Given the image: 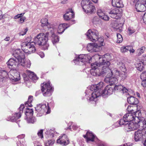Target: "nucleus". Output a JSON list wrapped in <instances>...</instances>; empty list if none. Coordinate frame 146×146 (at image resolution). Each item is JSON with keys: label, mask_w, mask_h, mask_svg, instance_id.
<instances>
[{"label": "nucleus", "mask_w": 146, "mask_h": 146, "mask_svg": "<svg viewBox=\"0 0 146 146\" xmlns=\"http://www.w3.org/2000/svg\"><path fill=\"white\" fill-rule=\"evenodd\" d=\"M33 110L32 109H29L28 108H27L26 111V114L27 115V113H29L31 115H33Z\"/></svg>", "instance_id": "obj_50"}, {"label": "nucleus", "mask_w": 146, "mask_h": 146, "mask_svg": "<svg viewBox=\"0 0 146 146\" xmlns=\"http://www.w3.org/2000/svg\"><path fill=\"white\" fill-rule=\"evenodd\" d=\"M113 92V88L110 85L107 86L101 94L104 98L106 97L108 95L112 94Z\"/></svg>", "instance_id": "obj_18"}, {"label": "nucleus", "mask_w": 146, "mask_h": 146, "mask_svg": "<svg viewBox=\"0 0 146 146\" xmlns=\"http://www.w3.org/2000/svg\"><path fill=\"white\" fill-rule=\"evenodd\" d=\"M114 90L120 92L122 93H127L128 90L121 85H116L115 86Z\"/></svg>", "instance_id": "obj_29"}, {"label": "nucleus", "mask_w": 146, "mask_h": 146, "mask_svg": "<svg viewBox=\"0 0 146 146\" xmlns=\"http://www.w3.org/2000/svg\"><path fill=\"white\" fill-rule=\"evenodd\" d=\"M135 65L136 68L138 70L140 71H141L142 70L143 68V64L142 62H141V63H136L135 64Z\"/></svg>", "instance_id": "obj_38"}, {"label": "nucleus", "mask_w": 146, "mask_h": 146, "mask_svg": "<svg viewBox=\"0 0 146 146\" xmlns=\"http://www.w3.org/2000/svg\"><path fill=\"white\" fill-rule=\"evenodd\" d=\"M117 71L118 72V75H114L113 74L109 76L108 73L106 74V78L105 79V81L107 82L110 83L111 84H116L118 83L119 76V72L117 69Z\"/></svg>", "instance_id": "obj_12"}, {"label": "nucleus", "mask_w": 146, "mask_h": 146, "mask_svg": "<svg viewBox=\"0 0 146 146\" xmlns=\"http://www.w3.org/2000/svg\"><path fill=\"white\" fill-rule=\"evenodd\" d=\"M137 1L146 6V0H138Z\"/></svg>", "instance_id": "obj_59"}, {"label": "nucleus", "mask_w": 146, "mask_h": 146, "mask_svg": "<svg viewBox=\"0 0 146 146\" xmlns=\"http://www.w3.org/2000/svg\"><path fill=\"white\" fill-rule=\"evenodd\" d=\"M130 47L129 46L121 47L120 48L121 52L122 53H125L128 52L129 51V50L130 49Z\"/></svg>", "instance_id": "obj_41"}, {"label": "nucleus", "mask_w": 146, "mask_h": 146, "mask_svg": "<svg viewBox=\"0 0 146 146\" xmlns=\"http://www.w3.org/2000/svg\"><path fill=\"white\" fill-rule=\"evenodd\" d=\"M111 24L112 25V26L114 28H118L117 25L118 24L117 23V21L114 20H113L111 21Z\"/></svg>", "instance_id": "obj_48"}, {"label": "nucleus", "mask_w": 146, "mask_h": 146, "mask_svg": "<svg viewBox=\"0 0 146 146\" xmlns=\"http://www.w3.org/2000/svg\"><path fill=\"white\" fill-rule=\"evenodd\" d=\"M92 58L88 54H80L78 58L74 60V62L75 64L80 65H83L88 62H90Z\"/></svg>", "instance_id": "obj_9"}, {"label": "nucleus", "mask_w": 146, "mask_h": 146, "mask_svg": "<svg viewBox=\"0 0 146 146\" xmlns=\"http://www.w3.org/2000/svg\"><path fill=\"white\" fill-rule=\"evenodd\" d=\"M106 12L108 13L110 17L115 19H118L120 18L121 14L119 10L117 9H111V10L108 9Z\"/></svg>", "instance_id": "obj_15"}, {"label": "nucleus", "mask_w": 146, "mask_h": 146, "mask_svg": "<svg viewBox=\"0 0 146 146\" xmlns=\"http://www.w3.org/2000/svg\"><path fill=\"white\" fill-rule=\"evenodd\" d=\"M143 18L144 22L146 23V12L144 14Z\"/></svg>", "instance_id": "obj_64"}, {"label": "nucleus", "mask_w": 146, "mask_h": 146, "mask_svg": "<svg viewBox=\"0 0 146 146\" xmlns=\"http://www.w3.org/2000/svg\"><path fill=\"white\" fill-rule=\"evenodd\" d=\"M140 78L142 80H146V71L142 72Z\"/></svg>", "instance_id": "obj_46"}, {"label": "nucleus", "mask_w": 146, "mask_h": 146, "mask_svg": "<svg viewBox=\"0 0 146 146\" xmlns=\"http://www.w3.org/2000/svg\"><path fill=\"white\" fill-rule=\"evenodd\" d=\"M126 127L129 129V131H133L138 128L141 129H144L146 132V120L143 119L139 121L138 123H136L135 124L131 123L129 124H127Z\"/></svg>", "instance_id": "obj_7"}, {"label": "nucleus", "mask_w": 146, "mask_h": 146, "mask_svg": "<svg viewBox=\"0 0 146 146\" xmlns=\"http://www.w3.org/2000/svg\"><path fill=\"white\" fill-rule=\"evenodd\" d=\"M110 56L105 54L102 56V57H99V59H102V61L100 62L99 68L101 70V71L104 72V75L108 73L109 76H111L113 74L114 75H118L119 73L117 71V69L116 68H112L110 69L108 68L110 65V62L107 60Z\"/></svg>", "instance_id": "obj_1"}, {"label": "nucleus", "mask_w": 146, "mask_h": 146, "mask_svg": "<svg viewBox=\"0 0 146 146\" xmlns=\"http://www.w3.org/2000/svg\"><path fill=\"white\" fill-rule=\"evenodd\" d=\"M49 32L45 34L41 33L38 34L34 38V42L35 44L41 46L44 50L48 49L49 44L47 43L48 36H49Z\"/></svg>", "instance_id": "obj_4"}, {"label": "nucleus", "mask_w": 146, "mask_h": 146, "mask_svg": "<svg viewBox=\"0 0 146 146\" xmlns=\"http://www.w3.org/2000/svg\"><path fill=\"white\" fill-rule=\"evenodd\" d=\"M27 72H28L27 74L28 75L29 78L32 80H34L37 79L36 75L33 72L28 70L27 71Z\"/></svg>", "instance_id": "obj_35"}, {"label": "nucleus", "mask_w": 146, "mask_h": 146, "mask_svg": "<svg viewBox=\"0 0 146 146\" xmlns=\"http://www.w3.org/2000/svg\"><path fill=\"white\" fill-rule=\"evenodd\" d=\"M81 4L84 11L86 13L91 14L95 13V7L90 0H83Z\"/></svg>", "instance_id": "obj_6"}, {"label": "nucleus", "mask_w": 146, "mask_h": 146, "mask_svg": "<svg viewBox=\"0 0 146 146\" xmlns=\"http://www.w3.org/2000/svg\"><path fill=\"white\" fill-rule=\"evenodd\" d=\"M24 104H21L19 108V112L20 113H23V109L24 108Z\"/></svg>", "instance_id": "obj_57"}, {"label": "nucleus", "mask_w": 146, "mask_h": 146, "mask_svg": "<svg viewBox=\"0 0 146 146\" xmlns=\"http://www.w3.org/2000/svg\"><path fill=\"white\" fill-rule=\"evenodd\" d=\"M54 129L53 130H47L45 132V133L47 134H50V135H53V133H54Z\"/></svg>", "instance_id": "obj_52"}, {"label": "nucleus", "mask_w": 146, "mask_h": 146, "mask_svg": "<svg viewBox=\"0 0 146 146\" xmlns=\"http://www.w3.org/2000/svg\"><path fill=\"white\" fill-rule=\"evenodd\" d=\"M27 72H28L27 74L28 75L29 78L32 80H34L37 79L36 75L33 72L28 70L27 71Z\"/></svg>", "instance_id": "obj_36"}, {"label": "nucleus", "mask_w": 146, "mask_h": 146, "mask_svg": "<svg viewBox=\"0 0 146 146\" xmlns=\"http://www.w3.org/2000/svg\"><path fill=\"white\" fill-rule=\"evenodd\" d=\"M127 100L128 102L131 104H137L139 102L137 99L133 96L128 97Z\"/></svg>", "instance_id": "obj_32"}, {"label": "nucleus", "mask_w": 146, "mask_h": 146, "mask_svg": "<svg viewBox=\"0 0 146 146\" xmlns=\"http://www.w3.org/2000/svg\"><path fill=\"white\" fill-rule=\"evenodd\" d=\"M97 44L96 43H90L88 44L87 48L89 52H97L99 50Z\"/></svg>", "instance_id": "obj_22"}, {"label": "nucleus", "mask_w": 146, "mask_h": 146, "mask_svg": "<svg viewBox=\"0 0 146 146\" xmlns=\"http://www.w3.org/2000/svg\"><path fill=\"white\" fill-rule=\"evenodd\" d=\"M24 14L25 13H22L20 14H18L14 17V19H16L20 18L21 17H23Z\"/></svg>", "instance_id": "obj_55"}, {"label": "nucleus", "mask_w": 146, "mask_h": 146, "mask_svg": "<svg viewBox=\"0 0 146 146\" xmlns=\"http://www.w3.org/2000/svg\"><path fill=\"white\" fill-rule=\"evenodd\" d=\"M54 143V141L53 140H50L47 141L45 144L46 146H50L52 145Z\"/></svg>", "instance_id": "obj_47"}, {"label": "nucleus", "mask_w": 146, "mask_h": 146, "mask_svg": "<svg viewBox=\"0 0 146 146\" xmlns=\"http://www.w3.org/2000/svg\"><path fill=\"white\" fill-rule=\"evenodd\" d=\"M74 14L72 9H69V11H67L66 13L63 15L64 19L66 21L70 20V19L73 18Z\"/></svg>", "instance_id": "obj_23"}, {"label": "nucleus", "mask_w": 146, "mask_h": 146, "mask_svg": "<svg viewBox=\"0 0 146 146\" xmlns=\"http://www.w3.org/2000/svg\"><path fill=\"white\" fill-rule=\"evenodd\" d=\"M13 56L15 58H20L22 57V55L25 56L24 52L21 50L20 49H16L13 51Z\"/></svg>", "instance_id": "obj_27"}, {"label": "nucleus", "mask_w": 146, "mask_h": 146, "mask_svg": "<svg viewBox=\"0 0 146 146\" xmlns=\"http://www.w3.org/2000/svg\"><path fill=\"white\" fill-rule=\"evenodd\" d=\"M8 74V76L13 81H17L20 79L19 74L16 70H11Z\"/></svg>", "instance_id": "obj_13"}, {"label": "nucleus", "mask_w": 146, "mask_h": 146, "mask_svg": "<svg viewBox=\"0 0 146 146\" xmlns=\"http://www.w3.org/2000/svg\"><path fill=\"white\" fill-rule=\"evenodd\" d=\"M106 12L101 9H98L97 11V14L101 19L105 21H108L109 20L110 17L106 15Z\"/></svg>", "instance_id": "obj_24"}, {"label": "nucleus", "mask_w": 146, "mask_h": 146, "mask_svg": "<svg viewBox=\"0 0 146 146\" xmlns=\"http://www.w3.org/2000/svg\"><path fill=\"white\" fill-rule=\"evenodd\" d=\"M26 120L28 123H34L36 121V119L35 117H31L29 118H27Z\"/></svg>", "instance_id": "obj_43"}, {"label": "nucleus", "mask_w": 146, "mask_h": 146, "mask_svg": "<svg viewBox=\"0 0 146 146\" xmlns=\"http://www.w3.org/2000/svg\"><path fill=\"white\" fill-rule=\"evenodd\" d=\"M56 142L62 145H66L69 143V141L67 136L66 134H64L59 137Z\"/></svg>", "instance_id": "obj_16"}, {"label": "nucleus", "mask_w": 146, "mask_h": 146, "mask_svg": "<svg viewBox=\"0 0 146 146\" xmlns=\"http://www.w3.org/2000/svg\"><path fill=\"white\" fill-rule=\"evenodd\" d=\"M120 77L121 80H123L126 78V73L125 72H122V73H119V76Z\"/></svg>", "instance_id": "obj_45"}, {"label": "nucleus", "mask_w": 146, "mask_h": 146, "mask_svg": "<svg viewBox=\"0 0 146 146\" xmlns=\"http://www.w3.org/2000/svg\"><path fill=\"white\" fill-rule=\"evenodd\" d=\"M38 54L41 58H43L44 56V54L42 52H39L38 53Z\"/></svg>", "instance_id": "obj_62"}, {"label": "nucleus", "mask_w": 146, "mask_h": 146, "mask_svg": "<svg viewBox=\"0 0 146 146\" xmlns=\"http://www.w3.org/2000/svg\"><path fill=\"white\" fill-rule=\"evenodd\" d=\"M56 27L53 25L50 26L48 32H49V36H51V38L54 44L58 42L59 39V37L55 34L54 32L56 31Z\"/></svg>", "instance_id": "obj_11"}, {"label": "nucleus", "mask_w": 146, "mask_h": 146, "mask_svg": "<svg viewBox=\"0 0 146 146\" xmlns=\"http://www.w3.org/2000/svg\"><path fill=\"white\" fill-rule=\"evenodd\" d=\"M103 86V83L100 82L97 85H94L91 86L90 87L91 90H94V91L92 93L91 96L89 100V101H95L96 100L97 98L101 95V93L100 89Z\"/></svg>", "instance_id": "obj_5"}, {"label": "nucleus", "mask_w": 146, "mask_h": 146, "mask_svg": "<svg viewBox=\"0 0 146 146\" xmlns=\"http://www.w3.org/2000/svg\"><path fill=\"white\" fill-rule=\"evenodd\" d=\"M135 7L137 12H144L146 10V6L138 1L136 2Z\"/></svg>", "instance_id": "obj_25"}, {"label": "nucleus", "mask_w": 146, "mask_h": 146, "mask_svg": "<svg viewBox=\"0 0 146 146\" xmlns=\"http://www.w3.org/2000/svg\"><path fill=\"white\" fill-rule=\"evenodd\" d=\"M83 137L86 139V141L88 143L90 141H94L96 138L95 135L92 132L90 131H87L86 135H83Z\"/></svg>", "instance_id": "obj_19"}, {"label": "nucleus", "mask_w": 146, "mask_h": 146, "mask_svg": "<svg viewBox=\"0 0 146 146\" xmlns=\"http://www.w3.org/2000/svg\"><path fill=\"white\" fill-rule=\"evenodd\" d=\"M34 42H24L21 44V48L23 52L25 53L31 54L34 52L36 48L34 44Z\"/></svg>", "instance_id": "obj_8"}, {"label": "nucleus", "mask_w": 146, "mask_h": 146, "mask_svg": "<svg viewBox=\"0 0 146 146\" xmlns=\"http://www.w3.org/2000/svg\"><path fill=\"white\" fill-rule=\"evenodd\" d=\"M118 66L119 67L120 70H121L122 72H125L126 70L125 67L123 64L122 62H119L118 65Z\"/></svg>", "instance_id": "obj_39"}, {"label": "nucleus", "mask_w": 146, "mask_h": 146, "mask_svg": "<svg viewBox=\"0 0 146 146\" xmlns=\"http://www.w3.org/2000/svg\"><path fill=\"white\" fill-rule=\"evenodd\" d=\"M141 115H142V118H146V111H144L142 114L139 111H136L135 113H129L124 115L123 118L125 119L127 122H129L125 124V127L127 131H129V129L126 127V125L131 123H133L134 124L136 123H138L139 121V118H141Z\"/></svg>", "instance_id": "obj_2"}, {"label": "nucleus", "mask_w": 146, "mask_h": 146, "mask_svg": "<svg viewBox=\"0 0 146 146\" xmlns=\"http://www.w3.org/2000/svg\"><path fill=\"white\" fill-rule=\"evenodd\" d=\"M41 90L44 96H49L51 95V92L53 89L48 81L46 83H43V86H42Z\"/></svg>", "instance_id": "obj_10"}, {"label": "nucleus", "mask_w": 146, "mask_h": 146, "mask_svg": "<svg viewBox=\"0 0 146 146\" xmlns=\"http://www.w3.org/2000/svg\"><path fill=\"white\" fill-rule=\"evenodd\" d=\"M17 120V119H15V117L14 116L11 117L10 118L9 120L11 122H14V121H15Z\"/></svg>", "instance_id": "obj_61"}, {"label": "nucleus", "mask_w": 146, "mask_h": 146, "mask_svg": "<svg viewBox=\"0 0 146 146\" xmlns=\"http://www.w3.org/2000/svg\"><path fill=\"white\" fill-rule=\"evenodd\" d=\"M117 42L118 43H121V42L123 41V39L121 35L119 33L117 34Z\"/></svg>", "instance_id": "obj_44"}, {"label": "nucleus", "mask_w": 146, "mask_h": 146, "mask_svg": "<svg viewBox=\"0 0 146 146\" xmlns=\"http://www.w3.org/2000/svg\"><path fill=\"white\" fill-rule=\"evenodd\" d=\"M68 25L66 23H63L60 24L58 27V29H57V27L56 25L53 26L56 27V31L54 33H57L58 34H61L63 33L65 30L67 29L69 26H67Z\"/></svg>", "instance_id": "obj_20"}, {"label": "nucleus", "mask_w": 146, "mask_h": 146, "mask_svg": "<svg viewBox=\"0 0 146 146\" xmlns=\"http://www.w3.org/2000/svg\"><path fill=\"white\" fill-rule=\"evenodd\" d=\"M129 47H130V49L129 50V51L130 52L133 53L135 51V50L133 49L132 46H129Z\"/></svg>", "instance_id": "obj_63"}, {"label": "nucleus", "mask_w": 146, "mask_h": 146, "mask_svg": "<svg viewBox=\"0 0 146 146\" xmlns=\"http://www.w3.org/2000/svg\"><path fill=\"white\" fill-rule=\"evenodd\" d=\"M145 132V131L143 129L142 130H138L135 132L134 134V139L135 140L137 141H140L142 138L143 133Z\"/></svg>", "instance_id": "obj_21"}, {"label": "nucleus", "mask_w": 146, "mask_h": 146, "mask_svg": "<svg viewBox=\"0 0 146 146\" xmlns=\"http://www.w3.org/2000/svg\"><path fill=\"white\" fill-rule=\"evenodd\" d=\"M126 122H127L126 121V120L125 119L123 118V119H121L120 120L119 122V125H125V123Z\"/></svg>", "instance_id": "obj_51"}, {"label": "nucleus", "mask_w": 146, "mask_h": 146, "mask_svg": "<svg viewBox=\"0 0 146 146\" xmlns=\"http://www.w3.org/2000/svg\"><path fill=\"white\" fill-rule=\"evenodd\" d=\"M91 74L95 76H99L102 75H104V72L101 71V70L99 69H91L90 70Z\"/></svg>", "instance_id": "obj_26"}, {"label": "nucleus", "mask_w": 146, "mask_h": 146, "mask_svg": "<svg viewBox=\"0 0 146 146\" xmlns=\"http://www.w3.org/2000/svg\"><path fill=\"white\" fill-rule=\"evenodd\" d=\"M8 73L5 70H0V81H3L2 79L5 78H7Z\"/></svg>", "instance_id": "obj_34"}, {"label": "nucleus", "mask_w": 146, "mask_h": 146, "mask_svg": "<svg viewBox=\"0 0 146 146\" xmlns=\"http://www.w3.org/2000/svg\"><path fill=\"white\" fill-rule=\"evenodd\" d=\"M141 85L143 87H146V80H142Z\"/></svg>", "instance_id": "obj_60"}, {"label": "nucleus", "mask_w": 146, "mask_h": 146, "mask_svg": "<svg viewBox=\"0 0 146 146\" xmlns=\"http://www.w3.org/2000/svg\"><path fill=\"white\" fill-rule=\"evenodd\" d=\"M20 59L11 58L7 61V64L9 67L11 69H14L20 66Z\"/></svg>", "instance_id": "obj_14"}, {"label": "nucleus", "mask_w": 146, "mask_h": 146, "mask_svg": "<svg viewBox=\"0 0 146 146\" xmlns=\"http://www.w3.org/2000/svg\"><path fill=\"white\" fill-rule=\"evenodd\" d=\"M86 35L88 39L91 41L98 42L97 46L98 48L104 44L103 37H100L98 32L96 29H89L86 33Z\"/></svg>", "instance_id": "obj_3"}, {"label": "nucleus", "mask_w": 146, "mask_h": 146, "mask_svg": "<svg viewBox=\"0 0 146 146\" xmlns=\"http://www.w3.org/2000/svg\"><path fill=\"white\" fill-rule=\"evenodd\" d=\"M145 50V48L143 46L137 50V55L138 56L140 55L141 54L143 53Z\"/></svg>", "instance_id": "obj_40"}, {"label": "nucleus", "mask_w": 146, "mask_h": 146, "mask_svg": "<svg viewBox=\"0 0 146 146\" xmlns=\"http://www.w3.org/2000/svg\"><path fill=\"white\" fill-rule=\"evenodd\" d=\"M25 136L24 134H22L18 136L19 141L17 143V146H24V137Z\"/></svg>", "instance_id": "obj_31"}, {"label": "nucleus", "mask_w": 146, "mask_h": 146, "mask_svg": "<svg viewBox=\"0 0 146 146\" xmlns=\"http://www.w3.org/2000/svg\"><path fill=\"white\" fill-rule=\"evenodd\" d=\"M43 132V130L41 129L38 131L37 133V134L39 137L41 138H42L43 137V136L42 134Z\"/></svg>", "instance_id": "obj_53"}, {"label": "nucleus", "mask_w": 146, "mask_h": 146, "mask_svg": "<svg viewBox=\"0 0 146 146\" xmlns=\"http://www.w3.org/2000/svg\"><path fill=\"white\" fill-rule=\"evenodd\" d=\"M42 24V26L43 27L44 26H47L48 29H49V27L50 26L53 25H50L48 22V20L46 18H44L41 19L40 21Z\"/></svg>", "instance_id": "obj_33"}, {"label": "nucleus", "mask_w": 146, "mask_h": 146, "mask_svg": "<svg viewBox=\"0 0 146 146\" xmlns=\"http://www.w3.org/2000/svg\"><path fill=\"white\" fill-rule=\"evenodd\" d=\"M135 31V30L133 27H130L128 28V32L129 35H131Z\"/></svg>", "instance_id": "obj_49"}, {"label": "nucleus", "mask_w": 146, "mask_h": 146, "mask_svg": "<svg viewBox=\"0 0 146 146\" xmlns=\"http://www.w3.org/2000/svg\"><path fill=\"white\" fill-rule=\"evenodd\" d=\"M20 112L18 113H15L14 115V117L16 119H18L20 118L21 116V114Z\"/></svg>", "instance_id": "obj_54"}, {"label": "nucleus", "mask_w": 146, "mask_h": 146, "mask_svg": "<svg viewBox=\"0 0 146 146\" xmlns=\"http://www.w3.org/2000/svg\"><path fill=\"white\" fill-rule=\"evenodd\" d=\"M112 4L113 6L117 8L122 7L123 5L121 0H112Z\"/></svg>", "instance_id": "obj_30"}, {"label": "nucleus", "mask_w": 146, "mask_h": 146, "mask_svg": "<svg viewBox=\"0 0 146 146\" xmlns=\"http://www.w3.org/2000/svg\"><path fill=\"white\" fill-rule=\"evenodd\" d=\"M133 106H128L127 107V110L128 111L132 112L133 111Z\"/></svg>", "instance_id": "obj_58"}, {"label": "nucleus", "mask_w": 146, "mask_h": 146, "mask_svg": "<svg viewBox=\"0 0 146 146\" xmlns=\"http://www.w3.org/2000/svg\"><path fill=\"white\" fill-rule=\"evenodd\" d=\"M26 19V17H21L19 19V22L20 23H23L25 20Z\"/></svg>", "instance_id": "obj_56"}, {"label": "nucleus", "mask_w": 146, "mask_h": 146, "mask_svg": "<svg viewBox=\"0 0 146 146\" xmlns=\"http://www.w3.org/2000/svg\"><path fill=\"white\" fill-rule=\"evenodd\" d=\"M35 109L38 112H40L42 113L45 112L46 110V104H40L37 105Z\"/></svg>", "instance_id": "obj_28"}, {"label": "nucleus", "mask_w": 146, "mask_h": 146, "mask_svg": "<svg viewBox=\"0 0 146 146\" xmlns=\"http://www.w3.org/2000/svg\"><path fill=\"white\" fill-rule=\"evenodd\" d=\"M100 64V62L98 63L96 62L92 64H91V67L92 69H99Z\"/></svg>", "instance_id": "obj_42"}, {"label": "nucleus", "mask_w": 146, "mask_h": 146, "mask_svg": "<svg viewBox=\"0 0 146 146\" xmlns=\"http://www.w3.org/2000/svg\"><path fill=\"white\" fill-rule=\"evenodd\" d=\"M20 66H22L25 68H29L31 66V63L29 59H25V56L22 55V57L20 58Z\"/></svg>", "instance_id": "obj_17"}, {"label": "nucleus", "mask_w": 146, "mask_h": 146, "mask_svg": "<svg viewBox=\"0 0 146 146\" xmlns=\"http://www.w3.org/2000/svg\"><path fill=\"white\" fill-rule=\"evenodd\" d=\"M33 97L32 96H29L28 101L25 104V105L27 107L28 106L31 107L32 106L31 102L33 100Z\"/></svg>", "instance_id": "obj_37"}]
</instances>
